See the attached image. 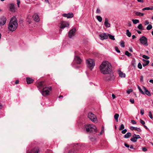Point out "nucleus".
Segmentation results:
<instances>
[{
	"label": "nucleus",
	"mask_w": 153,
	"mask_h": 153,
	"mask_svg": "<svg viewBox=\"0 0 153 153\" xmlns=\"http://www.w3.org/2000/svg\"><path fill=\"white\" fill-rule=\"evenodd\" d=\"M74 60L77 64H81L82 61L80 57L77 56H75Z\"/></svg>",
	"instance_id": "2eb2a0df"
},
{
	"label": "nucleus",
	"mask_w": 153,
	"mask_h": 153,
	"mask_svg": "<svg viewBox=\"0 0 153 153\" xmlns=\"http://www.w3.org/2000/svg\"><path fill=\"white\" fill-rule=\"evenodd\" d=\"M138 68L140 69H141L142 68V65L140 62H139L137 65Z\"/></svg>",
	"instance_id": "ea45409f"
},
{
	"label": "nucleus",
	"mask_w": 153,
	"mask_h": 153,
	"mask_svg": "<svg viewBox=\"0 0 153 153\" xmlns=\"http://www.w3.org/2000/svg\"><path fill=\"white\" fill-rule=\"evenodd\" d=\"M37 87L39 90L40 91L45 87L44 82H40L38 83Z\"/></svg>",
	"instance_id": "4468645a"
},
{
	"label": "nucleus",
	"mask_w": 153,
	"mask_h": 153,
	"mask_svg": "<svg viewBox=\"0 0 153 153\" xmlns=\"http://www.w3.org/2000/svg\"><path fill=\"white\" fill-rule=\"evenodd\" d=\"M143 60L144 62L142 64L143 65V67H145L148 65L149 63V61L148 60H146L144 59H143Z\"/></svg>",
	"instance_id": "412c9836"
},
{
	"label": "nucleus",
	"mask_w": 153,
	"mask_h": 153,
	"mask_svg": "<svg viewBox=\"0 0 153 153\" xmlns=\"http://www.w3.org/2000/svg\"><path fill=\"white\" fill-rule=\"evenodd\" d=\"M104 132V128L102 127V131H101V132L100 133V135L102 134V133L103 132Z\"/></svg>",
	"instance_id": "13d9d810"
},
{
	"label": "nucleus",
	"mask_w": 153,
	"mask_h": 153,
	"mask_svg": "<svg viewBox=\"0 0 153 153\" xmlns=\"http://www.w3.org/2000/svg\"><path fill=\"white\" fill-rule=\"evenodd\" d=\"M125 54L128 57H130L132 56L131 54L129 53L128 51H125Z\"/></svg>",
	"instance_id": "473e14b6"
},
{
	"label": "nucleus",
	"mask_w": 153,
	"mask_h": 153,
	"mask_svg": "<svg viewBox=\"0 0 153 153\" xmlns=\"http://www.w3.org/2000/svg\"><path fill=\"white\" fill-rule=\"evenodd\" d=\"M129 51L131 52H132L133 51L132 49L131 48H129Z\"/></svg>",
	"instance_id": "e2e57ef3"
},
{
	"label": "nucleus",
	"mask_w": 153,
	"mask_h": 153,
	"mask_svg": "<svg viewBox=\"0 0 153 153\" xmlns=\"http://www.w3.org/2000/svg\"><path fill=\"white\" fill-rule=\"evenodd\" d=\"M130 101L132 104H134V100L133 99H130Z\"/></svg>",
	"instance_id": "3c124183"
},
{
	"label": "nucleus",
	"mask_w": 153,
	"mask_h": 153,
	"mask_svg": "<svg viewBox=\"0 0 153 153\" xmlns=\"http://www.w3.org/2000/svg\"><path fill=\"white\" fill-rule=\"evenodd\" d=\"M152 28V26L151 25H149L146 27V29L148 30H151Z\"/></svg>",
	"instance_id": "4c0bfd02"
},
{
	"label": "nucleus",
	"mask_w": 153,
	"mask_h": 153,
	"mask_svg": "<svg viewBox=\"0 0 153 153\" xmlns=\"http://www.w3.org/2000/svg\"><path fill=\"white\" fill-rule=\"evenodd\" d=\"M130 129L132 130L135 129L136 131H141V130L140 128L137 127H134L133 126H131L130 127Z\"/></svg>",
	"instance_id": "4be33fe9"
},
{
	"label": "nucleus",
	"mask_w": 153,
	"mask_h": 153,
	"mask_svg": "<svg viewBox=\"0 0 153 153\" xmlns=\"http://www.w3.org/2000/svg\"><path fill=\"white\" fill-rule=\"evenodd\" d=\"M39 151V150L38 148H34L32 149L29 152L27 153H38Z\"/></svg>",
	"instance_id": "f3484780"
},
{
	"label": "nucleus",
	"mask_w": 153,
	"mask_h": 153,
	"mask_svg": "<svg viewBox=\"0 0 153 153\" xmlns=\"http://www.w3.org/2000/svg\"><path fill=\"white\" fill-rule=\"evenodd\" d=\"M143 76H141V77H140V81L141 82L143 81Z\"/></svg>",
	"instance_id": "680f3d73"
},
{
	"label": "nucleus",
	"mask_w": 153,
	"mask_h": 153,
	"mask_svg": "<svg viewBox=\"0 0 153 153\" xmlns=\"http://www.w3.org/2000/svg\"><path fill=\"white\" fill-rule=\"evenodd\" d=\"M69 25V23L67 22L62 21L61 23L60 28L61 29H64L65 27H68Z\"/></svg>",
	"instance_id": "1a4fd4ad"
},
{
	"label": "nucleus",
	"mask_w": 153,
	"mask_h": 153,
	"mask_svg": "<svg viewBox=\"0 0 153 153\" xmlns=\"http://www.w3.org/2000/svg\"><path fill=\"white\" fill-rule=\"evenodd\" d=\"M90 140L92 141H94L96 140V139L95 137H91L90 138Z\"/></svg>",
	"instance_id": "864d4df0"
},
{
	"label": "nucleus",
	"mask_w": 153,
	"mask_h": 153,
	"mask_svg": "<svg viewBox=\"0 0 153 153\" xmlns=\"http://www.w3.org/2000/svg\"><path fill=\"white\" fill-rule=\"evenodd\" d=\"M152 10V9L150 7H145V8H143V9L142 10H143V11H145V10Z\"/></svg>",
	"instance_id": "58836bf2"
},
{
	"label": "nucleus",
	"mask_w": 153,
	"mask_h": 153,
	"mask_svg": "<svg viewBox=\"0 0 153 153\" xmlns=\"http://www.w3.org/2000/svg\"><path fill=\"white\" fill-rule=\"evenodd\" d=\"M112 66L108 61H103L100 67V71L103 74H109L112 71Z\"/></svg>",
	"instance_id": "f257e3e1"
},
{
	"label": "nucleus",
	"mask_w": 153,
	"mask_h": 153,
	"mask_svg": "<svg viewBox=\"0 0 153 153\" xmlns=\"http://www.w3.org/2000/svg\"><path fill=\"white\" fill-rule=\"evenodd\" d=\"M80 147V144L78 143L72 144L68 148H65L64 153H77V150Z\"/></svg>",
	"instance_id": "f03ea898"
},
{
	"label": "nucleus",
	"mask_w": 153,
	"mask_h": 153,
	"mask_svg": "<svg viewBox=\"0 0 153 153\" xmlns=\"http://www.w3.org/2000/svg\"><path fill=\"white\" fill-rule=\"evenodd\" d=\"M108 34L105 33H103L99 35L100 38L102 40L107 39L108 38Z\"/></svg>",
	"instance_id": "9d476101"
},
{
	"label": "nucleus",
	"mask_w": 153,
	"mask_h": 153,
	"mask_svg": "<svg viewBox=\"0 0 153 153\" xmlns=\"http://www.w3.org/2000/svg\"><path fill=\"white\" fill-rule=\"evenodd\" d=\"M27 22H28L29 24H30L31 22V20L30 19H27Z\"/></svg>",
	"instance_id": "09e8293b"
},
{
	"label": "nucleus",
	"mask_w": 153,
	"mask_h": 153,
	"mask_svg": "<svg viewBox=\"0 0 153 153\" xmlns=\"http://www.w3.org/2000/svg\"><path fill=\"white\" fill-rule=\"evenodd\" d=\"M140 114H141V115H143L144 114V110L143 109H141L140 110Z\"/></svg>",
	"instance_id": "5fc2aeb1"
},
{
	"label": "nucleus",
	"mask_w": 153,
	"mask_h": 153,
	"mask_svg": "<svg viewBox=\"0 0 153 153\" xmlns=\"http://www.w3.org/2000/svg\"><path fill=\"white\" fill-rule=\"evenodd\" d=\"M85 128L87 132H97L98 131L96 127L90 124H87L85 125Z\"/></svg>",
	"instance_id": "20e7f679"
},
{
	"label": "nucleus",
	"mask_w": 153,
	"mask_h": 153,
	"mask_svg": "<svg viewBox=\"0 0 153 153\" xmlns=\"http://www.w3.org/2000/svg\"><path fill=\"white\" fill-rule=\"evenodd\" d=\"M7 19L5 16H2L0 19V25L1 26L4 25L6 23Z\"/></svg>",
	"instance_id": "f8f14e48"
},
{
	"label": "nucleus",
	"mask_w": 153,
	"mask_h": 153,
	"mask_svg": "<svg viewBox=\"0 0 153 153\" xmlns=\"http://www.w3.org/2000/svg\"><path fill=\"white\" fill-rule=\"evenodd\" d=\"M137 139L136 137V136L134 135V134L132 136V137L131 138L130 140L133 142H135L137 141Z\"/></svg>",
	"instance_id": "393cba45"
},
{
	"label": "nucleus",
	"mask_w": 153,
	"mask_h": 153,
	"mask_svg": "<svg viewBox=\"0 0 153 153\" xmlns=\"http://www.w3.org/2000/svg\"><path fill=\"white\" fill-rule=\"evenodd\" d=\"M104 25L105 27H110V24L108 22V19L107 18H105L104 22Z\"/></svg>",
	"instance_id": "6ab92c4d"
},
{
	"label": "nucleus",
	"mask_w": 153,
	"mask_h": 153,
	"mask_svg": "<svg viewBox=\"0 0 153 153\" xmlns=\"http://www.w3.org/2000/svg\"><path fill=\"white\" fill-rule=\"evenodd\" d=\"M120 46L122 47H125V44L124 42L122 41L120 43Z\"/></svg>",
	"instance_id": "37998d69"
},
{
	"label": "nucleus",
	"mask_w": 153,
	"mask_h": 153,
	"mask_svg": "<svg viewBox=\"0 0 153 153\" xmlns=\"http://www.w3.org/2000/svg\"><path fill=\"white\" fill-rule=\"evenodd\" d=\"M76 31V29L74 28L72 29L68 33V36L70 38H72L74 35Z\"/></svg>",
	"instance_id": "ddd939ff"
},
{
	"label": "nucleus",
	"mask_w": 153,
	"mask_h": 153,
	"mask_svg": "<svg viewBox=\"0 0 153 153\" xmlns=\"http://www.w3.org/2000/svg\"><path fill=\"white\" fill-rule=\"evenodd\" d=\"M9 8L10 11L14 12L15 11V7L14 4H11L9 6Z\"/></svg>",
	"instance_id": "5701e85b"
},
{
	"label": "nucleus",
	"mask_w": 153,
	"mask_h": 153,
	"mask_svg": "<svg viewBox=\"0 0 153 153\" xmlns=\"http://www.w3.org/2000/svg\"><path fill=\"white\" fill-rule=\"evenodd\" d=\"M142 57L143 58L145 59H148L149 58V56H146V55H143V56Z\"/></svg>",
	"instance_id": "79ce46f5"
},
{
	"label": "nucleus",
	"mask_w": 153,
	"mask_h": 153,
	"mask_svg": "<svg viewBox=\"0 0 153 153\" xmlns=\"http://www.w3.org/2000/svg\"><path fill=\"white\" fill-rule=\"evenodd\" d=\"M131 136V133L128 132L124 136V137L125 138H128Z\"/></svg>",
	"instance_id": "a878e982"
},
{
	"label": "nucleus",
	"mask_w": 153,
	"mask_h": 153,
	"mask_svg": "<svg viewBox=\"0 0 153 153\" xmlns=\"http://www.w3.org/2000/svg\"><path fill=\"white\" fill-rule=\"evenodd\" d=\"M86 63L87 67L91 70L94 68L95 65L94 60L91 59H88L86 60Z\"/></svg>",
	"instance_id": "423d86ee"
},
{
	"label": "nucleus",
	"mask_w": 153,
	"mask_h": 153,
	"mask_svg": "<svg viewBox=\"0 0 153 153\" xmlns=\"http://www.w3.org/2000/svg\"><path fill=\"white\" fill-rule=\"evenodd\" d=\"M115 49L116 51L118 53H120V51L119 50L118 48L117 47H115Z\"/></svg>",
	"instance_id": "c03bdc74"
},
{
	"label": "nucleus",
	"mask_w": 153,
	"mask_h": 153,
	"mask_svg": "<svg viewBox=\"0 0 153 153\" xmlns=\"http://www.w3.org/2000/svg\"><path fill=\"white\" fill-rule=\"evenodd\" d=\"M119 76L121 77H125L126 76V74L125 73L120 71L119 73Z\"/></svg>",
	"instance_id": "bb28decb"
},
{
	"label": "nucleus",
	"mask_w": 153,
	"mask_h": 153,
	"mask_svg": "<svg viewBox=\"0 0 153 153\" xmlns=\"http://www.w3.org/2000/svg\"><path fill=\"white\" fill-rule=\"evenodd\" d=\"M108 36L109 37V38L113 40H114L115 39L114 38V36L112 35H111L108 34Z\"/></svg>",
	"instance_id": "2f4dec72"
},
{
	"label": "nucleus",
	"mask_w": 153,
	"mask_h": 153,
	"mask_svg": "<svg viewBox=\"0 0 153 153\" xmlns=\"http://www.w3.org/2000/svg\"><path fill=\"white\" fill-rule=\"evenodd\" d=\"M140 123L144 126L145 124V121L141 119H140Z\"/></svg>",
	"instance_id": "a18cd8bd"
},
{
	"label": "nucleus",
	"mask_w": 153,
	"mask_h": 153,
	"mask_svg": "<svg viewBox=\"0 0 153 153\" xmlns=\"http://www.w3.org/2000/svg\"><path fill=\"white\" fill-rule=\"evenodd\" d=\"M137 1L143 3V0H137Z\"/></svg>",
	"instance_id": "0e129e2a"
},
{
	"label": "nucleus",
	"mask_w": 153,
	"mask_h": 153,
	"mask_svg": "<svg viewBox=\"0 0 153 153\" xmlns=\"http://www.w3.org/2000/svg\"><path fill=\"white\" fill-rule=\"evenodd\" d=\"M124 128V126L123 124H122L120 125V128H119V130H123Z\"/></svg>",
	"instance_id": "e433bc0d"
},
{
	"label": "nucleus",
	"mask_w": 153,
	"mask_h": 153,
	"mask_svg": "<svg viewBox=\"0 0 153 153\" xmlns=\"http://www.w3.org/2000/svg\"><path fill=\"white\" fill-rule=\"evenodd\" d=\"M17 19L15 17L12 18L10 21L8 25V29L11 31L15 30L18 27Z\"/></svg>",
	"instance_id": "7ed1b4c3"
},
{
	"label": "nucleus",
	"mask_w": 153,
	"mask_h": 153,
	"mask_svg": "<svg viewBox=\"0 0 153 153\" xmlns=\"http://www.w3.org/2000/svg\"><path fill=\"white\" fill-rule=\"evenodd\" d=\"M96 17L97 20L99 22H101L102 21V18L101 16H97Z\"/></svg>",
	"instance_id": "c756f323"
},
{
	"label": "nucleus",
	"mask_w": 153,
	"mask_h": 153,
	"mask_svg": "<svg viewBox=\"0 0 153 153\" xmlns=\"http://www.w3.org/2000/svg\"><path fill=\"white\" fill-rule=\"evenodd\" d=\"M149 116L151 119H152L153 118L152 115L151 111H149Z\"/></svg>",
	"instance_id": "a19ab883"
},
{
	"label": "nucleus",
	"mask_w": 153,
	"mask_h": 153,
	"mask_svg": "<svg viewBox=\"0 0 153 153\" xmlns=\"http://www.w3.org/2000/svg\"><path fill=\"white\" fill-rule=\"evenodd\" d=\"M62 16L68 18H70L73 17L74 15L72 13H64L62 14Z\"/></svg>",
	"instance_id": "dca6fc26"
},
{
	"label": "nucleus",
	"mask_w": 153,
	"mask_h": 153,
	"mask_svg": "<svg viewBox=\"0 0 153 153\" xmlns=\"http://www.w3.org/2000/svg\"><path fill=\"white\" fill-rule=\"evenodd\" d=\"M88 117L94 123H97V120L96 116L92 112H89L88 114Z\"/></svg>",
	"instance_id": "0eeeda50"
},
{
	"label": "nucleus",
	"mask_w": 153,
	"mask_h": 153,
	"mask_svg": "<svg viewBox=\"0 0 153 153\" xmlns=\"http://www.w3.org/2000/svg\"><path fill=\"white\" fill-rule=\"evenodd\" d=\"M142 149L144 152H146L147 151V149L145 147L142 148Z\"/></svg>",
	"instance_id": "6e6d98bb"
},
{
	"label": "nucleus",
	"mask_w": 153,
	"mask_h": 153,
	"mask_svg": "<svg viewBox=\"0 0 153 153\" xmlns=\"http://www.w3.org/2000/svg\"><path fill=\"white\" fill-rule=\"evenodd\" d=\"M124 146L127 148H129L130 146L129 145L127 144V143H125L124 144Z\"/></svg>",
	"instance_id": "4d7b16f0"
},
{
	"label": "nucleus",
	"mask_w": 153,
	"mask_h": 153,
	"mask_svg": "<svg viewBox=\"0 0 153 153\" xmlns=\"http://www.w3.org/2000/svg\"><path fill=\"white\" fill-rule=\"evenodd\" d=\"M131 123L133 124H136V121L134 120H131Z\"/></svg>",
	"instance_id": "8fccbe9b"
},
{
	"label": "nucleus",
	"mask_w": 153,
	"mask_h": 153,
	"mask_svg": "<svg viewBox=\"0 0 153 153\" xmlns=\"http://www.w3.org/2000/svg\"><path fill=\"white\" fill-rule=\"evenodd\" d=\"M137 28L140 30H144V28L142 26L141 24H140L138 26Z\"/></svg>",
	"instance_id": "72a5a7b5"
},
{
	"label": "nucleus",
	"mask_w": 153,
	"mask_h": 153,
	"mask_svg": "<svg viewBox=\"0 0 153 153\" xmlns=\"http://www.w3.org/2000/svg\"><path fill=\"white\" fill-rule=\"evenodd\" d=\"M19 81L18 80H16L15 81V83L16 84H18L19 83Z\"/></svg>",
	"instance_id": "69168bd1"
},
{
	"label": "nucleus",
	"mask_w": 153,
	"mask_h": 153,
	"mask_svg": "<svg viewBox=\"0 0 153 153\" xmlns=\"http://www.w3.org/2000/svg\"><path fill=\"white\" fill-rule=\"evenodd\" d=\"M132 91V90L131 89H130L127 91V93L128 94H129Z\"/></svg>",
	"instance_id": "603ef678"
},
{
	"label": "nucleus",
	"mask_w": 153,
	"mask_h": 153,
	"mask_svg": "<svg viewBox=\"0 0 153 153\" xmlns=\"http://www.w3.org/2000/svg\"><path fill=\"white\" fill-rule=\"evenodd\" d=\"M51 90V88L49 86L48 87H45L42 89V91H40L44 97H45L49 94V92Z\"/></svg>",
	"instance_id": "39448f33"
},
{
	"label": "nucleus",
	"mask_w": 153,
	"mask_h": 153,
	"mask_svg": "<svg viewBox=\"0 0 153 153\" xmlns=\"http://www.w3.org/2000/svg\"><path fill=\"white\" fill-rule=\"evenodd\" d=\"M132 21L134 24H136L139 22V20L138 19H132Z\"/></svg>",
	"instance_id": "c9c22d12"
},
{
	"label": "nucleus",
	"mask_w": 153,
	"mask_h": 153,
	"mask_svg": "<svg viewBox=\"0 0 153 153\" xmlns=\"http://www.w3.org/2000/svg\"><path fill=\"white\" fill-rule=\"evenodd\" d=\"M150 82L153 84V79H150L149 81Z\"/></svg>",
	"instance_id": "774afa93"
},
{
	"label": "nucleus",
	"mask_w": 153,
	"mask_h": 153,
	"mask_svg": "<svg viewBox=\"0 0 153 153\" xmlns=\"http://www.w3.org/2000/svg\"><path fill=\"white\" fill-rule=\"evenodd\" d=\"M135 14L137 16H143L144 15V14L143 13H142L139 12H136Z\"/></svg>",
	"instance_id": "cd10ccee"
},
{
	"label": "nucleus",
	"mask_w": 153,
	"mask_h": 153,
	"mask_svg": "<svg viewBox=\"0 0 153 153\" xmlns=\"http://www.w3.org/2000/svg\"><path fill=\"white\" fill-rule=\"evenodd\" d=\"M136 37L135 35H134L132 36V39H134Z\"/></svg>",
	"instance_id": "338daca9"
},
{
	"label": "nucleus",
	"mask_w": 153,
	"mask_h": 153,
	"mask_svg": "<svg viewBox=\"0 0 153 153\" xmlns=\"http://www.w3.org/2000/svg\"><path fill=\"white\" fill-rule=\"evenodd\" d=\"M145 25H146L149 24V23L148 21L146 20L145 22Z\"/></svg>",
	"instance_id": "bf43d9fd"
},
{
	"label": "nucleus",
	"mask_w": 153,
	"mask_h": 153,
	"mask_svg": "<svg viewBox=\"0 0 153 153\" xmlns=\"http://www.w3.org/2000/svg\"><path fill=\"white\" fill-rule=\"evenodd\" d=\"M119 116V114H115L114 115V118L117 122H118V118Z\"/></svg>",
	"instance_id": "c85d7f7f"
},
{
	"label": "nucleus",
	"mask_w": 153,
	"mask_h": 153,
	"mask_svg": "<svg viewBox=\"0 0 153 153\" xmlns=\"http://www.w3.org/2000/svg\"><path fill=\"white\" fill-rule=\"evenodd\" d=\"M26 81L27 83L30 84L33 82V79H31L30 77H27L26 78Z\"/></svg>",
	"instance_id": "b1692460"
},
{
	"label": "nucleus",
	"mask_w": 153,
	"mask_h": 153,
	"mask_svg": "<svg viewBox=\"0 0 153 153\" xmlns=\"http://www.w3.org/2000/svg\"><path fill=\"white\" fill-rule=\"evenodd\" d=\"M33 20L36 22H38L39 21L40 19L38 15L36 13H34L33 16Z\"/></svg>",
	"instance_id": "a211bd4d"
},
{
	"label": "nucleus",
	"mask_w": 153,
	"mask_h": 153,
	"mask_svg": "<svg viewBox=\"0 0 153 153\" xmlns=\"http://www.w3.org/2000/svg\"><path fill=\"white\" fill-rule=\"evenodd\" d=\"M127 131V130L126 129H124L121 132L122 134H125L126 133Z\"/></svg>",
	"instance_id": "de8ad7c7"
},
{
	"label": "nucleus",
	"mask_w": 153,
	"mask_h": 153,
	"mask_svg": "<svg viewBox=\"0 0 153 153\" xmlns=\"http://www.w3.org/2000/svg\"><path fill=\"white\" fill-rule=\"evenodd\" d=\"M134 135L136 136V137L137 139H138L141 138V137H140V136L139 135H137L136 134H134Z\"/></svg>",
	"instance_id": "49530a36"
},
{
	"label": "nucleus",
	"mask_w": 153,
	"mask_h": 153,
	"mask_svg": "<svg viewBox=\"0 0 153 153\" xmlns=\"http://www.w3.org/2000/svg\"><path fill=\"white\" fill-rule=\"evenodd\" d=\"M139 41L140 43L144 46H147L148 45L147 39L144 36L140 37Z\"/></svg>",
	"instance_id": "6e6552de"
},
{
	"label": "nucleus",
	"mask_w": 153,
	"mask_h": 153,
	"mask_svg": "<svg viewBox=\"0 0 153 153\" xmlns=\"http://www.w3.org/2000/svg\"><path fill=\"white\" fill-rule=\"evenodd\" d=\"M114 78L115 77L113 75L111 74L105 77L104 79L105 80L109 81L114 80Z\"/></svg>",
	"instance_id": "9b49d317"
},
{
	"label": "nucleus",
	"mask_w": 153,
	"mask_h": 153,
	"mask_svg": "<svg viewBox=\"0 0 153 153\" xmlns=\"http://www.w3.org/2000/svg\"><path fill=\"white\" fill-rule=\"evenodd\" d=\"M100 10L99 9H97L96 10V13H100Z\"/></svg>",
	"instance_id": "052dcab7"
},
{
	"label": "nucleus",
	"mask_w": 153,
	"mask_h": 153,
	"mask_svg": "<svg viewBox=\"0 0 153 153\" xmlns=\"http://www.w3.org/2000/svg\"><path fill=\"white\" fill-rule=\"evenodd\" d=\"M143 88L145 91L144 94H145L148 96H150L151 95L150 92L145 87H143Z\"/></svg>",
	"instance_id": "aec40b11"
},
{
	"label": "nucleus",
	"mask_w": 153,
	"mask_h": 153,
	"mask_svg": "<svg viewBox=\"0 0 153 153\" xmlns=\"http://www.w3.org/2000/svg\"><path fill=\"white\" fill-rule=\"evenodd\" d=\"M126 35L128 37H130L131 36V33L129 32L128 30H126Z\"/></svg>",
	"instance_id": "7c9ffc66"
},
{
	"label": "nucleus",
	"mask_w": 153,
	"mask_h": 153,
	"mask_svg": "<svg viewBox=\"0 0 153 153\" xmlns=\"http://www.w3.org/2000/svg\"><path fill=\"white\" fill-rule=\"evenodd\" d=\"M137 88L138 89L139 91L141 93V94H144V92L142 90L140 87H139L138 85L137 86Z\"/></svg>",
	"instance_id": "f704fd0d"
}]
</instances>
